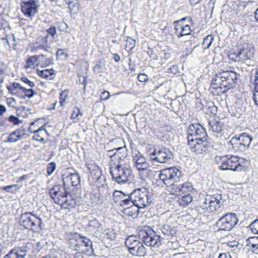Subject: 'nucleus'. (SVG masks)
<instances>
[{"label":"nucleus","instance_id":"69168bd1","mask_svg":"<svg viewBox=\"0 0 258 258\" xmlns=\"http://www.w3.org/2000/svg\"><path fill=\"white\" fill-rule=\"evenodd\" d=\"M94 202L96 203L97 204H101L103 202V199L102 197H100L99 194L98 196L97 199L94 200Z\"/></svg>","mask_w":258,"mask_h":258},{"label":"nucleus","instance_id":"7ed1b4c3","mask_svg":"<svg viewBox=\"0 0 258 258\" xmlns=\"http://www.w3.org/2000/svg\"><path fill=\"white\" fill-rule=\"evenodd\" d=\"M215 161L221 164L219 168L223 170H232L240 171L244 167L245 163L247 162L246 159L238 158L234 155L216 156Z\"/></svg>","mask_w":258,"mask_h":258},{"label":"nucleus","instance_id":"423d86ee","mask_svg":"<svg viewBox=\"0 0 258 258\" xmlns=\"http://www.w3.org/2000/svg\"><path fill=\"white\" fill-rule=\"evenodd\" d=\"M71 246L77 251L87 252L89 254L93 253L92 242L88 238L75 233L72 238L69 239Z\"/></svg>","mask_w":258,"mask_h":258},{"label":"nucleus","instance_id":"20e7f679","mask_svg":"<svg viewBox=\"0 0 258 258\" xmlns=\"http://www.w3.org/2000/svg\"><path fill=\"white\" fill-rule=\"evenodd\" d=\"M181 172L176 167H170L161 170L159 178L166 186L172 189L174 185L180 181L182 177Z\"/></svg>","mask_w":258,"mask_h":258},{"label":"nucleus","instance_id":"338daca9","mask_svg":"<svg viewBox=\"0 0 258 258\" xmlns=\"http://www.w3.org/2000/svg\"><path fill=\"white\" fill-rule=\"evenodd\" d=\"M6 107L3 105H0V115H3L4 113L6 112Z\"/></svg>","mask_w":258,"mask_h":258},{"label":"nucleus","instance_id":"ea45409f","mask_svg":"<svg viewBox=\"0 0 258 258\" xmlns=\"http://www.w3.org/2000/svg\"><path fill=\"white\" fill-rule=\"evenodd\" d=\"M48 37V34L44 36H40L38 37L35 40L36 44H42V47H47Z\"/></svg>","mask_w":258,"mask_h":258},{"label":"nucleus","instance_id":"ddd939ff","mask_svg":"<svg viewBox=\"0 0 258 258\" xmlns=\"http://www.w3.org/2000/svg\"><path fill=\"white\" fill-rule=\"evenodd\" d=\"M188 142L200 140L208 138L205 129L200 124H191L187 131Z\"/></svg>","mask_w":258,"mask_h":258},{"label":"nucleus","instance_id":"f8f14e48","mask_svg":"<svg viewBox=\"0 0 258 258\" xmlns=\"http://www.w3.org/2000/svg\"><path fill=\"white\" fill-rule=\"evenodd\" d=\"M238 220L233 213L225 214L216 222L218 230L230 231L237 223Z\"/></svg>","mask_w":258,"mask_h":258},{"label":"nucleus","instance_id":"b1692460","mask_svg":"<svg viewBox=\"0 0 258 258\" xmlns=\"http://www.w3.org/2000/svg\"><path fill=\"white\" fill-rule=\"evenodd\" d=\"M64 2L68 6L72 15L79 13L80 4L78 0H64Z\"/></svg>","mask_w":258,"mask_h":258},{"label":"nucleus","instance_id":"bb28decb","mask_svg":"<svg viewBox=\"0 0 258 258\" xmlns=\"http://www.w3.org/2000/svg\"><path fill=\"white\" fill-rule=\"evenodd\" d=\"M66 180L67 181H70L72 186H77L80 184V176L77 172L70 173L66 177Z\"/></svg>","mask_w":258,"mask_h":258},{"label":"nucleus","instance_id":"37998d69","mask_svg":"<svg viewBox=\"0 0 258 258\" xmlns=\"http://www.w3.org/2000/svg\"><path fill=\"white\" fill-rule=\"evenodd\" d=\"M20 140L19 137L16 134V132H14L10 134L9 136L8 141L9 142L14 143L17 142L18 140Z\"/></svg>","mask_w":258,"mask_h":258},{"label":"nucleus","instance_id":"9d476101","mask_svg":"<svg viewBox=\"0 0 258 258\" xmlns=\"http://www.w3.org/2000/svg\"><path fill=\"white\" fill-rule=\"evenodd\" d=\"M142 242L138 240L137 236L130 235L126 239L125 245L132 255L145 256L147 253V249Z\"/></svg>","mask_w":258,"mask_h":258},{"label":"nucleus","instance_id":"6ab92c4d","mask_svg":"<svg viewBox=\"0 0 258 258\" xmlns=\"http://www.w3.org/2000/svg\"><path fill=\"white\" fill-rule=\"evenodd\" d=\"M87 228L94 236H99L102 233L103 226L96 219H93L89 221Z\"/></svg>","mask_w":258,"mask_h":258},{"label":"nucleus","instance_id":"052dcab7","mask_svg":"<svg viewBox=\"0 0 258 258\" xmlns=\"http://www.w3.org/2000/svg\"><path fill=\"white\" fill-rule=\"evenodd\" d=\"M8 90L12 95H16L18 91L14 88L12 86L7 87Z\"/></svg>","mask_w":258,"mask_h":258},{"label":"nucleus","instance_id":"3c124183","mask_svg":"<svg viewBox=\"0 0 258 258\" xmlns=\"http://www.w3.org/2000/svg\"><path fill=\"white\" fill-rule=\"evenodd\" d=\"M138 80L140 82H146L148 80V77L145 74H140L138 76Z\"/></svg>","mask_w":258,"mask_h":258},{"label":"nucleus","instance_id":"a18cd8bd","mask_svg":"<svg viewBox=\"0 0 258 258\" xmlns=\"http://www.w3.org/2000/svg\"><path fill=\"white\" fill-rule=\"evenodd\" d=\"M250 228L253 233L258 234V219L254 221L250 225Z\"/></svg>","mask_w":258,"mask_h":258},{"label":"nucleus","instance_id":"f257e3e1","mask_svg":"<svg viewBox=\"0 0 258 258\" xmlns=\"http://www.w3.org/2000/svg\"><path fill=\"white\" fill-rule=\"evenodd\" d=\"M110 172L114 181L118 184H125L130 182V176L131 175L132 169L130 160L127 157L114 165L110 166Z\"/></svg>","mask_w":258,"mask_h":258},{"label":"nucleus","instance_id":"412c9836","mask_svg":"<svg viewBox=\"0 0 258 258\" xmlns=\"http://www.w3.org/2000/svg\"><path fill=\"white\" fill-rule=\"evenodd\" d=\"M139 171V174L142 179H145L148 177L151 172L149 169V164L147 163L134 165Z\"/></svg>","mask_w":258,"mask_h":258},{"label":"nucleus","instance_id":"0e129e2a","mask_svg":"<svg viewBox=\"0 0 258 258\" xmlns=\"http://www.w3.org/2000/svg\"><path fill=\"white\" fill-rule=\"evenodd\" d=\"M248 243L251 244V246L252 247V243H257L256 242H258L257 237H250L248 239Z\"/></svg>","mask_w":258,"mask_h":258},{"label":"nucleus","instance_id":"c03bdc74","mask_svg":"<svg viewBox=\"0 0 258 258\" xmlns=\"http://www.w3.org/2000/svg\"><path fill=\"white\" fill-rule=\"evenodd\" d=\"M56 168V164L54 162H51L47 165V173L48 175L51 174Z\"/></svg>","mask_w":258,"mask_h":258},{"label":"nucleus","instance_id":"e2e57ef3","mask_svg":"<svg viewBox=\"0 0 258 258\" xmlns=\"http://www.w3.org/2000/svg\"><path fill=\"white\" fill-rule=\"evenodd\" d=\"M42 44H37V46L34 48V50H40V49H44L45 51L48 52V51L47 50V48H48V46L47 45V47H41V46H42Z\"/></svg>","mask_w":258,"mask_h":258},{"label":"nucleus","instance_id":"2f4dec72","mask_svg":"<svg viewBox=\"0 0 258 258\" xmlns=\"http://www.w3.org/2000/svg\"><path fill=\"white\" fill-rule=\"evenodd\" d=\"M230 143H231L233 148H234L236 150H239L241 152H244L245 150L247 149L244 145L239 141V140L237 138H233L230 141Z\"/></svg>","mask_w":258,"mask_h":258},{"label":"nucleus","instance_id":"774afa93","mask_svg":"<svg viewBox=\"0 0 258 258\" xmlns=\"http://www.w3.org/2000/svg\"><path fill=\"white\" fill-rule=\"evenodd\" d=\"M218 258H231L230 255L227 254L226 253H222L219 254Z\"/></svg>","mask_w":258,"mask_h":258},{"label":"nucleus","instance_id":"473e14b6","mask_svg":"<svg viewBox=\"0 0 258 258\" xmlns=\"http://www.w3.org/2000/svg\"><path fill=\"white\" fill-rule=\"evenodd\" d=\"M39 63L38 55L30 57L26 61V68H34Z\"/></svg>","mask_w":258,"mask_h":258},{"label":"nucleus","instance_id":"09e8293b","mask_svg":"<svg viewBox=\"0 0 258 258\" xmlns=\"http://www.w3.org/2000/svg\"><path fill=\"white\" fill-rule=\"evenodd\" d=\"M255 91L253 93V100L255 105L258 106V82H255Z\"/></svg>","mask_w":258,"mask_h":258},{"label":"nucleus","instance_id":"1a4fd4ad","mask_svg":"<svg viewBox=\"0 0 258 258\" xmlns=\"http://www.w3.org/2000/svg\"><path fill=\"white\" fill-rule=\"evenodd\" d=\"M254 48L252 44L243 43L238 45L236 51L233 53L236 61L246 62L253 57Z\"/></svg>","mask_w":258,"mask_h":258},{"label":"nucleus","instance_id":"49530a36","mask_svg":"<svg viewBox=\"0 0 258 258\" xmlns=\"http://www.w3.org/2000/svg\"><path fill=\"white\" fill-rule=\"evenodd\" d=\"M208 108L210 110V112L213 114H216L217 112V107L215 106L213 102L208 103Z\"/></svg>","mask_w":258,"mask_h":258},{"label":"nucleus","instance_id":"4468645a","mask_svg":"<svg viewBox=\"0 0 258 258\" xmlns=\"http://www.w3.org/2000/svg\"><path fill=\"white\" fill-rule=\"evenodd\" d=\"M127 149L125 147H119L107 151L106 156L110 157V166L127 158Z\"/></svg>","mask_w":258,"mask_h":258},{"label":"nucleus","instance_id":"f704fd0d","mask_svg":"<svg viewBox=\"0 0 258 258\" xmlns=\"http://www.w3.org/2000/svg\"><path fill=\"white\" fill-rule=\"evenodd\" d=\"M133 161L134 162V165L147 163L146 158L139 152L138 154L134 156Z\"/></svg>","mask_w":258,"mask_h":258},{"label":"nucleus","instance_id":"c85d7f7f","mask_svg":"<svg viewBox=\"0 0 258 258\" xmlns=\"http://www.w3.org/2000/svg\"><path fill=\"white\" fill-rule=\"evenodd\" d=\"M61 206L65 209H70L75 208L77 205L78 203L76 199H73L70 197V199H68L67 196L66 199L62 201Z\"/></svg>","mask_w":258,"mask_h":258},{"label":"nucleus","instance_id":"58836bf2","mask_svg":"<svg viewBox=\"0 0 258 258\" xmlns=\"http://www.w3.org/2000/svg\"><path fill=\"white\" fill-rule=\"evenodd\" d=\"M214 40V37L209 35L204 38L203 42V46L204 49H208Z\"/></svg>","mask_w":258,"mask_h":258},{"label":"nucleus","instance_id":"13d9d810","mask_svg":"<svg viewBox=\"0 0 258 258\" xmlns=\"http://www.w3.org/2000/svg\"><path fill=\"white\" fill-rule=\"evenodd\" d=\"M12 86H13V87H14V88H15L18 91L19 90L22 91V90L24 89V87L21 86L20 84L18 83H14L12 85Z\"/></svg>","mask_w":258,"mask_h":258},{"label":"nucleus","instance_id":"cd10ccee","mask_svg":"<svg viewBox=\"0 0 258 258\" xmlns=\"http://www.w3.org/2000/svg\"><path fill=\"white\" fill-rule=\"evenodd\" d=\"M39 63L42 66L46 67L51 64L53 61V58L51 54L44 55L43 54L38 55Z\"/></svg>","mask_w":258,"mask_h":258},{"label":"nucleus","instance_id":"603ef678","mask_svg":"<svg viewBox=\"0 0 258 258\" xmlns=\"http://www.w3.org/2000/svg\"><path fill=\"white\" fill-rule=\"evenodd\" d=\"M15 132L20 139H22L25 135V130L23 127H21L15 131Z\"/></svg>","mask_w":258,"mask_h":258},{"label":"nucleus","instance_id":"bf43d9fd","mask_svg":"<svg viewBox=\"0 0 258 258\" xmlns=\"http://www.w3.org/2000/svg\"><path fill=\"white\" fill-rule=\"evenodd\" d=\"M102 67L100 64H96L94 67V71L96 73H100L102 72Z\"/></svg>","mask_w":258,"mask_h":258},{"label":"nucleus","instance_id":"2eb2a0df","mask_svg":"<svg viewBox=\"0 0 258 258\" xmlns=\"http://www.w3.org/2000/svg\"><path fill=\"white\" fill-rule=\"evenodd\" d=\"M65 183L64 179H63L64 186L66 185ZM49 194L54 203L60 205L63 203L62 201L66 199L67 192L66 190L65 187H62L60 185H56L50 189Z\"/></svg>","mask_w":258,"mask_h":258},{"label":"nucleus","instance_id":"8fccbe9b","mask_svg":"<svg viewBox=\"0 0 258 258\" xmlns=\"http://www.w3.org/2000/svg\"><path fill=\"white\" fill-rule=\"evenodd\" d=\"M22 92H24L25 93V95L29 98L32 97L34 94L35 93L32 89H27L25 88L24 89L22 90Z\"/></svg>","mask_w":258,"mask_h":258},{"label":"nucleus","instance_id":"0eeeda50","mask_svg":"<svg viewBox=\"0 0 258 258\" xmlns=\"http://www.w3.org/2000/svg\"><path fill=\"white\" fill-rule=\"evenodd\" d=\"M131 197L134 205L138 208H145L152 203V195L146 188L135 189Z\"/></svg>","mask_w":258,"mask_h":258},{"label":"nucleus","instance_id":"39448f33","mask_svg":"<svg viewBox=\"0 0 258 258\" xmlns=\"http://www.w3.org/2000/svg\"><path fill=\"white\" fill-rule=\"evenodd\" d=\"M20 223L26 229L39 232L42 229V219L32 212H25L21 214Z\"/></svg>","mask_w":258,"mask_h":258},{"label":"nucleus","instance_id":"4c0bfd02","mask_svg":"<svg viewBox=\"0 0 258 258\" xmlns=\"http://www.w3.org/2000/svg\"><path fill=\"white\" fill-rule=\"evenodd\" d=\"M211 198L210 196H207L205 198L204 201L201 203L200 205V207L202 208V209L208 212H210L209 208L210 203L212 201V200H211Z\"/></svg>","mask_w":258,"mask_h":258},{"label":"nucleus","instance_id":"a211bd4d","mask_svg":"<svg viewBox=\"0 0 258 258\" xmlns=\"http://www.w3.org/2000/svg\"><path fill=\"white\" fill-rule=\"evenodd\" d=\"M193 190H195V188L191 183L186 182L182 184H178V182H176L170 191L172 194L178 196L186 192L191 191Z\"/></svg>","mask_w":258,"mask_h":258},{"label":"nucleus","instance_id":"4be33fe9","mask_svg":"<svg viewBox=\"0 0 258 258\" xmlns=\"http://www.w3.org/2000/svg\"><path fill=\"white\" fill-rule=\"evenodd\" d=\"M211 198L212 201L210 205V212H215L223 205L222 196L221 195H217V196H212Z\"/></svg>","mask_w":258,"mask_h":258},{"label":"nucleus","instance_id":"9b49d317","mask_svg":"<svg viewBox=\"0 0 258 258\" xmlns=\"http://www.w3.org/2000/svg\"><path fill=\"white\" fill-rule=\"evenodd\" d=\"M173 157L172 152L165 147H159L155 149L150 154V159L153 164L165 163Z\"/></svg>","mask_w":258,"mask_h":258},{"label":"nucleus","instance_id":"f3484780","mask_svg":"<svg viewBox=\"0 0 258 258\" xmlns=\"http://www.w3.org/2000/svg\"><path fill=\"white\" fill-rule=\"evenodd\" d=\"M207 139L208 138H205V139H201L200 140H196L195 141L188 143L191 148L192 151L197 154H202L208 150L209 145Z\"/></svg>","mask_w":258,"mask_h":258},{"label":"nucleus","instance_id":"7c9ffc66","mask_svg":"<svg viewBox=\"0 0 258 258\" xmlns=\"http://www.w3.org/2000/svg\"><path fill=\"white\" fill-rule=\"evenodd\" d=\"M237 138L239 140V141L242 143L246 148L249 146L250 143L252 140V137L245 133L241 134L239 137Z\"/></svg>","mask_w":258,"mask_h":258},{"label":"nucleus","instance_id":"5701e85b","mask_svg":"<svg viewBox=\"0 0 258 258\" xmlns=\"http://www.w3.org/2000/svg\"><path fill=\"white\" fill-rule=\"evenodd\" d=\"M26 251L20 248H14L11 250L4 258H25Z\"/></svg>","mask_w":258,"mask_h":258},{"label":"nucleus","instance_id":"864d4df0","mask_svg":"<svg viewBox=\"0 0 258 258\" xmlns=\"http://www.w3.org/2000/svg\"><path fill=\"white\" fill-rule=\"evenodd\" d=\"M21 80L24 83H25V84H27L30 87H33L35 85L34 83L33 82H31L28 78H27L26 77H22L21 78Z\"/></svg>","mask_w":258,"mask_h":258},{"label":"nucleus","instance_id":"72a5a7b5","mask_svg":"<svg viewBox=\"0 0 258 258\" xmlns=\"http://www.w3.org/2000/svg\"><path fill=\"white\" fill-rule=\"evenodd\" d=\"M38 74L40 77L51 80L53 79L52 76L54 75V73L52 69H45L39 71Z\"/></svg>","mask_w":258,"mask_h":258},{"label":"nucleus","instance_id":"c756f323","mask_svg":"<svg viewBox=\"0 0 258 258\" xmlns=\"http://www.w3.org/2000/svg\"><path fill=\"white\" fill-rule=\"evenodd\" d=\"M44 132L46 133L47 131L45 129L44 125L40 127L38 130H35L33 132L35 134L34 136L33 137V139L35 140L38 142L44 143V139L42 137L44 135Z\"/></svg>","mask_w":258,"mask_h":258},{"label":"nucleus","instance_id":"e433bc0d","mask_svg":"<svg viewBox=\"0 0 258 258\" xmlns=\"http://www.w3.org/2000/svg\"><path fill=\"white\" fill-rule=\"evenodd\" d=\"M192 201V196L190 194L181 197L179 200L180 205L182 206H186Z\"/></svg>","mask_w":258,"mask_h":258},{"label":"nucleus","instance_id":"a878e982","mask_svg":"<svg viewBox=\"0 0 258 258\" xmlns=\"http://www.w3.org/2000/svg\"><path fill=\"white\" fill-rule=\"evenodd\" d=\"M90 173L94 179L99 180L102 175L101 170L95 164H90L88 167Z\"/></svg>","mask_w":258,"mask_h":258},{"label":"nucleus","instance_id":"5fc2aeb1","mask_svg":"<svg viewBox=\"0 0 258 258\" xmlns=\"http://www.w3.org/2000/svg\"><path fill=\"white\" fill-rule=\"evenodd\" d=\"M109 93L107 91H103L100 95V99L102 100H106L109 99Z\"/></svg>","mask_w":258,"mask_h":258},{"label":"nucleus","instance_id":"aec40b11","mask_svg":"<svg viewBox=\"0 0 258 258\" xmlns=\"http://www.w3.org/2000/svg\"><path fill=\"white\" fill-rule=\"evenodd\" d=\"M116 193L119 194L118 195L116 196L118 197L120 199V205L122 207H126L130 208V206H132L134 205L133 200L131 199V196L132 195V192L128 195H125L122 192L116 191L114 193V196H115Z\"/></svg>","mask_w":258,"mask_h":258},{"label":"nucleus","instance_id":"f03ea898","mask_svg":"<svg viewBox=\"0 0 258 258\" xmlns=\"http://www.w3.org/2000/svg\"><path fill=\"white\" fill-rule=\"evenodd\" d=\"M237 75L232 71H227L216 75L213 79L211 87L213 89L234 88L237 83Z\"/></svg>","mask_w":258,"mask_h":258},{"label":"nucleus","instance_id":"a19ab883","mask_svg":"<svg viewBox=\"0 0 258 258\" xmlns=\"http://www.w3.org/2000/svg\"><path fill=\"white\" fill-rule=\"evenodd\" d=\"M82 116V113L80 111L79 108L78 107H75L71 116V118L74 120V122H75L77 120H78Z\"/></svg>","mask_w":258,"mask_h":258},{"label":"nucleus","instance_id":"6e6d98bb","mask_svg":"<svg viewBox=\"0 0 258 258\" xmlns=\"http://www.w3.org/2000/svg\"><path fill=\"white\" fill-rule=\"evenodd\" d=\"M46 31L48 34L51 35L52 37H53L56 33V28L54 26L50 27L47 29Z\"/></svg>","mask_w":258,"mask_h":258},{"label":"nucleus","instance_id":"79ce46f5","mask_svg":"<svg viewBox=\"0 0 258 258\" xmlns=\"http://www.w3.org/2000/svg\"><path fill=\"white\" fill-rule=\"evenodd\" d=\"M68 94L69 92L67 90H64L60 93L59 95V103L61 106H63L64 103L68 96Z\"/></svg>","mask_w":258,"mask_h":258},{"label":"nucleus","instance_id":"393cba45","mask_svg":"<svg viewBox=\"0 0 258 258\" xmlns=\"http://www.w3.org/2000/svg\"><path fill=\"white\" fill-rule=\"evenodd\" d=\"M179 28L181 29L180 31H178L179 28H178V26L177 25H176L174 27L175 33L178 38L186 35H189L191 34V30L189 25H185V26L180 27Z\"/></svg>","mask_w":258,"mask_h":258},{"label":"nucleus","instance_id":"c9c22d12","mask_svg":"<svg viewBox=\"0 0 258 258\" xmlns=\"http://www.w3.org/2000/svg\"><path fill=\"white\" fill-rule=\"evenodd\" d=\"M210 130L216 133H220L222 131V125L217 121L210 122Z\"/></svg>","mask_w":258,"mask_h":258},{"label":"nucleus","instance_id":"4d7b16f0","mask_svg":"<svg viewBox=\"0 0 258 258\" xmlns=\"http://www.w3.org/2000/svg\"><path fill=\"white\" fill-rule=\"evenodd\" d=\"M9 120L13 122L14 124H18L19 123L18 118L14 115H11L9 118Z\"/></svg>","mask_w":258,"mask_h":258},{"label":"nucleus","instance_id":"680f3d73","mask_svg":"<svg viewBox=\"0 0 258 258\" xmlns=\"http://www.w3.org/2000/svg\"><path fill=\"white\" fill-rule=\"evenodd\" d=\"M176 233L175 230L174 228L170 229L168 231V232L165 235L167 236L168 237H172Z\"/></svg>","mask_w":258,"mask_h":258},{"label":"nucleus","instance_id":"de8ad7c7","mask_svg":"<svg viewBox=\"0 0 258 258\" xmlns=\"http://www.w3.org/2000/svg\"><path fill=\"white\" fill-rule=\"evenodd\" d=\"M17 185L13 184L4 187L3 189L7 192H15L17 190Z\"/></svg>","mask_w":258,"mask_h":258},{"label":"nucleus","instance_id":"6e6552de","mask_svg":"<svg viewBox=\"0 0 258 258\" xmlns=\"http://www.w3.org/2000/svg\"><path fill=\"white\" fill-rule=\"evenodd\" d=\"M138 238L147 246L158 247L161 244L160 236L149 227L139 230Z\"/></svg>","mask_w":258,"mask_h":258},{"label":"nucleus","instance_id":"dca6fc26","mask_svg":"<svg viewBox=\"0 0 258 258\" xmlns=\"http://www.w3.org/2000/svg\"><path fill=\"white\" fill-rule=\"evenodd\" d=\"M21 10L26 17L31 18L37 12V6L34 0L22 2Z\"/></svg>","mask_w":258,"mask_h":258}]
</instances>
